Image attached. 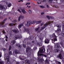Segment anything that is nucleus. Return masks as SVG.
I'll use <instances>...</instances> for the list:
<instances>
[{
    "label": "nucleus",
    "mask_w": 64,
    "mask_h": 64,
    "mask_svg": "<svg viewBox=\"0 0 64 64\" xmlns=\"http://www.w3.org/2000/svg\"><path fill=\"white\" fill-rule=\"evenodd\" d=\"M42 48L40 50H39L38 52V56H43L42 54L40 53H43L45 52V49L44 48V46H43L42 47Z\"/></svg>",
    "instance_id": "f257e3e1"
},
{
    "label": "nucleus",
    "mask_w": 64,
    "mask_h": 64,
    "mask_svg": "<svg viewBox=\"0 0 64 64\" xmlns=\"http://www.w3.org/2000/svg\"><path fill=\"white\" fill-rule=\"evenodd\" d=\"M36 22V21H33L32 22L31 20L28 22L27 21V24H26L25 25L26 26L28 27V26L31 25V24H34Z\"/></svg>",
    "instance_id": "f03ea898"
},
{
    "label": "nucleus",
    "mask_w": 64,
    "mask_h": 64,
    "mask_svg": "<svg viewBox=\"0 0 64 64\" xmlns=\"http://www.w3.org/2000/svg\"><path fill=\"white\" fill-rule=\"evenodd\" d=\"M39 28H40V27H38V28H36L35 29V30L36 31H37L39 29Z\"/></svg>",
    "instance_id": "c756f323"
},
{
    "label": "nucleus",
    "mask_w": 64,
    "mask_h": 64,
    "mask_svg": "<svg viewBox=\"0 0 64 64\" xmlns=\"http://www.w3.org/2000/svg\"><path fill=\"white\" fill-rule=\"evenodd\" d=\"M18 11L21 13V11H20V9H18Z\"/></svg>",
    "instance_id": "37998d69"
},
{
    "label": "nucleus",
    "mask_w": 64,
    "mask_h": 64,
    "mask_svg": "<svg viewBox=\"0 0 64 64\" xmlns=\"http://www.w3.org/2000/svg\"><path fill=\"white\" fill-rule=\"evenodd\" d=\"M9 54H12V52H11V51H10L9 52Z\"/></svg>",
    "instance_id": "de8ad7c7"
},
{
    "label": "nucleus",
    "mask_w": 64,
    "mask_h": 64,
    "mask_svg": "<svg viewBox=\"0 0 64 64\" xmlns=\"http://www.w3.org/2000/svg\"><path fill=\"white\" fill-rule=\"evenodd\" d=\"M44 56L45 57H47V56H46V55H44Z\"/></svg>",
    "instance_id": "0e129e2a"
},
{
    "label": "nucleus",
    "mask_w": 64,
    "mask_h": 64,
    "mask_svg": "<svg viewBox=\"0 0 64 64\" xmlns=\"http://www.w3.org/2000/svg\"><path fill=\"white\" fill-rule=\"evenodd\" d=\"M2 32L4 34H6V33L5 32V30H3L2 31Z\"/></svg>",
    "instance_id": "c03bdc74"
},
{
    "label": "nucleus",
    "mask_w": 64,
    "mask_h": 64,
    "mask_svg": "<svg viewBox=\"0 0 64 64\" xmlns=\"http://www.w3.org/2000/svg\"><path fill=\"white\" fill-rule=\"evenodd\" d=\"M56 26L58 28L57 30L55 31V32L56 33H58V32H60L61 31V28H60L61 27V25L57 24Z\"/></svg>",
    "instance_id": "39448f33"
},
{
    "label": "nucleus",
    "mask_w": 64,
    "mask_h": 64,
    "mask_svg": "<svg viewBox=\"0 0 64 64\" xmlns=\"http://www.w3.org/2000/svg\"><path fill=\"white\" fill-rule=\"evenodd\" d=\"M62 30H64V24L62 26Z\"/></svg>",
    "instance_id": "6e6d98bb"
},
{
    "label": "nucleus",
    "mask_w": 64,
    "mask_h": 64,
    "mask_svg": "<svg viewBox=\"0 0 64 64\" xmlns=\"http://www.w3.org/2000/svg\"><path fill=\"white\" fill-rule=\"evenodd\" d=\"M43 14H44V12H42L41 13V15H43Z\"/></svg>",
    "instance_id": "13d9d810"
},
{
    "label": "nucleus",
    "mask_w": 64,
    "mask_h": 64,
    "mask_svg": "<svg viewBox=\"0 0 64 64\" xmlns=\"http://www.w3.org/2000/svg\"><path fill=\"white\" fill-rule=\"evenodd\" d=\"M62 35L63 37H64V32H63V30L62 33Z\"/></svg>",
    "instance_id": "cd10ccee"
},
{
    "label": "nucleus",
    "mask_w": 64,
    "mask_h": 64,
    "mask_svg": "<svg viewBox=\"0 0 64 64\" xmlns=\"http://www.w3.org/2000/svg\"><path fill=\"white\" fill-rule=\"evenodd\" d=\"M43 23H41V26H43Z\"/></svg>",
    "instance_id": "680f3d73"
},
{
    "label": "nucleus",
    "mask_w": 64,
    "mask_h": 64,
    "mask_svg": "<svg viewBox=\"0 0 64 64\" xmlns=\"http://www.w3.org/2000/svg\"><path fill=\"white\" fill-rule=\"evenodd\" d=\"M55 47L56 48H58V49H60L61 48L60 45L58 44H56L55 46Z\"/></svg>",
    "instance_id": "1a4fd4ad"
},
{
    "label": "nucleus",
    "mask_w": 64,
    "mask_h": 64,
    "mask_svg": "<svg viewBox=\"0 0 64 64\" xmlns=\"http://www.w3.org/2000/svg\"><path fill=\"white\" fill-rule=\"evenodd\" d=\"M20 18H21V16H20L18 18V21H20Z\"/></svg>",
    "instance_id": "2f4dec72"
},
{
    "label": "nucleus",
    "mask_w": 64,
    "mask_h": 64,
    "mask_svg": "<svg viewBox=\"0 0 64 64\" xmlns=\"http://www.w3.org/2000/svg\"><path fill=\"white\" fill-rule=\"evenodd\" d=\"M54 38V40H52V43H54L55 41H57V36L55 35V34L54 33H53L52 34V38Z\"/></svg>",
    "instance_id": "20e7f679"
},
{
    "label": "nucleus",
    "mask_w": 64,
    "mask_h": 64,
    "mask_svg": "<svg viewBox=\"0 0 64 64\" xmlns=\"http://www.w3.org/2000/svg\"><path fill=\"white\" fill-rule=\"evenodd\" d=\"M12 5V4H11V3H10L8 5V7H10Z\"/></svg>",
    "instance_id": "a878e982"
},
{
    "label": "nucleus",
    "mask_w": 64,
    "mask_h": 64,
    "mask_svg": "<svg viewBox=\"0 0 64 64\" xmlns=\"http://www.w3.org/2000/svg\"><path fill=\"white\" fill-rule=\"evenodd\" d=\"M45 43L48 44V43H49V40L48 39H46L45 40Z\"/></svg>",
    "instance_id": "a211bd4d"
},
{
    "label": "nucleus",
    "mask_w": 64,
    "mask_h": 64,
    "mask_svg": "<svg viewBox=\"0 0 64 64\" xmlns=\"http://www.w3.org/2000/svg\"><path fill=\"white\" fill-rule=\"evenodd\" d=\"M28 39H29L30 40H32V39L31 38V36H29L28 38Z\"/></svg>",
    "instance_id": "ea45409f"
},
{
    "label": "nucleus",
    "mask_w": 64,
    "mask_h": 64,
    "mask_svg": "<svg viewBox=\"0 0 64 64\" xmlns=\"http://www.w3.org/2000/svg\"><path fill=\"white\" fill-rule=\"evenodd\" d=\"M5 40L6 42H7V41H8V40L6 38Z\"/></svg>",
    "instance_id": "338daca9"
},
{
    "label": "nucleus",
    "mask_w": 64,
    "mask_h": 64,
    "mask_svg": "<svg viewBox=\"0 0 64 64\" xmlns=\"http://www.w3.org/2000/svg\"><path fill=\"white\" fill-rule=\"evenodd\" d=\"M14 52L16 54H18L19 53V51L17 49H16Z\"/></svg>",
    "instance_id": "dca6fc26"
},
{
    "label": "nucleus",
    "mask_w": 64,
    "mask_h": 64,
    "mask_svg": "<svg viewBox=\"0 0 64 64\" xmlns=\"http://www.w3.org/2000/svg\"><path fill=\"white\" fill-rule=\"evenodd\" d=\"M20 18H21L22 19H23V18H24V16H20Z\"/></svg>",
    "instance_id": "c9c22d12"
},
{
    "label": "nucleus",
    "mask_w": 64,
    "mask_h": 64,
    "mask_svg": "<svg viewBox=\"0 0 64 64\" xmlns=\"http://www.w3.org/2000/svg\"><path fill=\"white\" fill-rule=\"evenodd\" d=\"M11 46H10V47L9 48V51H10V50H11Z\"/></svg>",
    "instance_id": "a18cd8bd"
},
{
    "label": "nucleus",
    "mask_w": 64,
    "mask_h": 64,
    "mask_svg": "<svg viewBox=\"0 0 64 64\" xmlns=\"http://www.w3.org/2000/svg\"><path fill=\"white\" fill-rule=\"evenodd\" d=\"M5 38H6V39H8V37L6 35L5 36Z\"/></svg>",
    "instance_id": "49530a36"
},
{
    "label": "nucleus",
    "mask_w": 64,
    "mask_h": 64,
    "mask_svg": "<svg viewBox=\"0 0 64 64\" xmlns=\"http://www.w3.org/2000/svg\"><path fill=\"white\" fill-rule=\"evenodd\" d=\"M60 45H61V46H63V42H60Z\"/></svg>",
    "instance_id": "7c9ffc66"
},
{
    "label": "nucleus",
    "mask_w": 64,
    "mask_h": 64,
    "mask_svg": "<svg viewBox=\"0 0 64 64\" xmlns=\"http://www.w3.org/2000/svg\"><path fill=\"white\" fill-rule=\"evenodd\" d=\"M38 4H41V2H40V3H39L38 2H37Z\"/></svg>",
    "instance_id": "774afa93"
},
{
    "label": "nucleus",
    "mask_w": 64,
    "mask_h": 64,
    "mask_svg": "<svg viewBox=\"0 0 64 64\" xmlns=\"http://www.w3.org/2000/svg\"><path fill=\"white\" fill-rule=\"evenodd\" d=\"M25 62H26V64H30V61L29 60H26L25 61Z\"/></svg>",
    "instance_id": "f3484780"
},
{
    "label": "nucleus",
    "mask_w": 64,
    "mask_h": 64,
    "mask_svg": "<svg viewBox=\"0 0 64 64\" xmlns=\"http://www.w3.org/2000/svg\"><path fill=\"white\" fill-rule=\"evenodd\" d=\"M58 7V6L57 5H56L55 6V8H57Z\"/></svg>",
    "instance_id": "052dcab7"
},
{
    "label": "nucleus",
    "mask_w": 64,
    "mask_h": 64,
    "mask_svg": "<svg viewBox=\"0 0 64 64\" xmlns=\"http://www.w3.org/2000/svg\"><path fill=\"white\" fill-rule=\"evenodd\" d=\"M15 40H14L12 41L11 43V44L12 45H13L14 44H15Z\"/></svg>",
    "instance_id": "4be33fe9"
},
{
    "label": "nucleus",
    "mask_w": 64,
    "mask_h": 64,
    "mask_svg": "<svg viewBox=\"0 0 64 64\" xmlns=\"http://www.w3.org/2000/svg\"><path fill=\"white\" fill-rule=\"evenodd\" d=\"M47 8H49V5H47L46 6Z\"/></svg>",
    "instance_id": "e2e57ef3"
},
{
    "label": "nucleus",
    "mask_w": 64,
    "mask_h": 64,
    "mask_svg": "<svg viewBox=\"0 0 64 64\" xmlns=\"http://www.w3.org/2000/svg\"><path fill=\"white\" fill-rule=\"evenodd\" d=\"M20 10H21L22 11V10L23 9L21 7L20 8Z\"/></svg>",
    "instance_id": "4d7b16f0"
},
{
    "label": "nucleus",
    "mask_w": 64,
    "mask_h": 64,
    "mask_svg": "<svg viewBox=\"0 0 64 64\" xmlns=\"http://www.w3.org/2000/svg\"><path fill=\"white\" fill-rule=\"evenodd\" d=\"M28 12L30 14H31L32 13V11L30 10H29Z\"/></svg>",
    "instance_id": "f704fd0d"
},
{
    "label": "nucleus",
    "mask_w": 64,
    "mask_h": 64,
    "mask_svg": "<svg viewBox=\"0 0 64 64\" xmlns=\"http://www.w3.org/2000/svg\"><path fill=\"white\" fill-rule=\"evenodd\" d=\"M50 18L51 19H54V17L53 16H50Z\"/></svg>",
    "instance_id": "79ce46f5"
},
{
    "label": "nucleus",
    "mask_w": 64,
    "mask_h": 64,
    "mask_svg": "<svg viewBox=\"0 0 64 64\" xmlns=\"http://www.w3.org/2000/svg\"><path fill=\"white\" fill-rule=\"evenodd\" d=\"M23 46L24 48H26V45L24 44H23Z\"/></svg>",
    "instance_id": "e433bc0d"
},
{
    "label": "nucleus",
    "mask_w": 64,
    "mask_h": 64,
    "mask_svg": "<svg viewBox=\"0 0 64 64\" xmlns=\"http://www.w3.org/2000/svg\"><path fill=\"white\" fill-rule=\"evenodd\" d=\"M20 59L21 60H24V59L23 58H20Z\"/></svg>",
    "instance_id": "bf43d9fd"
},
{
    "label": "nucleus",
    "mask_w": 64,
    "mask_h": 64,
    "mask_svg": "<svg viewBox=\"0 0 64 64\" xmlns=\"http://www.w3.org/2000/svg\"><path fill=\"white\" fill-rule=\"evenodd\" d=\"M57 64H61V62H58Z\"/></svg>",
    "instance_id": "5fc2aeb1"
},
{
    "label": "nucleus",
    "mask_w": 64,
    "mask_h": 64,
    "mask_svg": "<svg viewBox=\"0 0 64 64\" xmlns=\"http://www.w3.org/2000/svg\"><path fill=\"white\" fill-rule=\"evenodd\" d=\"M18 38H19V37L17 36H14V38L15 40H17Z\"/></svg>",
    "instance_id": "412c9836"
},
{
    "label": "nucleus",
    "mask_w": 64,
    "mask_h": 64,
    "mask_svg": "<svg viewBox=\"0 0 64 64\" xmlns=\"http://www.w3.org/2000/svg\"><path fill=\"white\" fill-rule=\"evenodd\" d=\"M7 19V18H5V19L3 20V21H2V24L1 25H0L1 26H2V25H4V24L5 23V22L6 21V20Z\"/></svg>",
    "instance_id": "9d476101"
},
{
    "label": "nucleus",
    "mask_w": 64,
    "mask_h": 64,
    "mask_svg": "<svg viewBox=\"0 0 64 64\" xmlns=\"http://www.w3.org/2000/svg\"><path fill=\"white\" fill-rule=\"evenodd\" d=\"M26 52H29L30 51V49L29 46H28L26 49Z\"/></svg>",
    "instance_id": "f8f14e48"
},
{
    "label": "nucleus",
    "mask_w": 64,
    "mask_h": 64,
    "mask_svg": "<svg viewBox=\"0 0 64 64\" xmlns=\"http://www.w3.org/2000/svg\"><path fill=\"white\" fill-rule=\"evenodd\" d=\"M2 56V53H0V58H1Z\"/></svg>",
    "instance_id": "09e8293b"
},
{
    "label": "nucleus",
    "mask_w": 64,
    "mask_h": 64,
    "mask_svg": "<svg viewBox=\"0 0 64 64\" xmlns=\"http://www.w3.org/2000/svg\"><path fill=\"white\" fill-rule=\"evenodd\" d=\"M12 31L13 32H14L15 33H18V32H19L18 30H12Z\"/></svg>",
    "instance_id": "9b49d317"
},
{
    "label": "nucleus",
    "mask_w": 64,
    "mask_h": 64,
    "mask_svg": "<svg viewBox=\"0 0 64 64\" xmlns=\"http://www.w3.org/2000/svg\"><path fill=\"white\" fill-rule=\"evenodd\" d=\"M24 30L26 32H28V33H29V34H30V32H29V30L27 29V28H24Z\"/></svg>",
    "instance_id": "ddd939ff"
},
{
    "label": "nucleus",
    "mask_w": 64,
    "mask_h": 64,
    "mask_svg": "<svg viewBox=\"0 0 64 64\" xmlns=\"http://www.w3.org/2000/svg\"><path fill=\"white\" fill-rule=\"evenodd\" d=\"M45 63H48V60L47 59H46V61L45 62Z\"/></svg>",
    "instance_id": "4c0bfd02"
},
{
    "label": "nucleus",
    "mask_w": 64,
    "mask_h": 64,
    "mask_svg": "<svg viewBox=\"0 0 64 64\" xmlns=\"http://www.w3.org/2000/svg\"><path fill=\"white\" fill-rule=\"evenodd\" d=\"M19 31L20 32V33H22V32H21V29H19Z\"/></svg>",
    "instance_id": "864d4df0"
},
{
    "label": "nucleus",
    "mask_w": 64,
    "mask_h": 64,
    "mask_svg": "<svg viewBox=\"0 0 64 64\" xmlns=\"http://www.w3.org/2000/svg\"><path fill=\"white\" fill-rule=\"evenodd\" d=\"M41 22H42V20H40L38 22L36 21V24H39V23H40Z\"/></svg>",
    "instance_id": "5701e85b"
},
{
    "label": "nucleus",
    "mask_w": 64,
    "mask_h": 64,
    "mask_svg": "<svg viewBox=\"0 0 64 64\" xmlns=\"http://www.w3.org/2000/svg\"><path fill=\"white\" fill-rule=\"evenodd\" d=\"M6 62L8 63V62H10V58H9V56H7L6 58Z\"/></svg>",
    "instance_id": "0eeeda50"
},
{
    "label": "nucleus",
    "mask_w": 64,
    "mask_h": 64,
    "mask_svg": "<svg viewBox=\"0 0 64 64\" xmlns=\"http://www.w3.org/2000/svg\"><path fill=\"white\" fill-rule=\"evenodd\" d=\"M22 12L24 14H26V12L25 11V10L24 9L22 10Z\"/></svg>",
    "instance_id": "aec40b11"
},
{
    "label": "nucleus",
    "mask_w": 64,
    "mask_h": 64,
    "mask_svg": "<svg viewBox=\"0 0 64 64\" xmlns=\"http://www.w3.org/2000/svg\"><path fill=\"white\" fill-rule=\"evenodd\" d=\"M37 45L39 46H40V43L38 42L37 43Z\"/></svg>",
    "instance_id": "a19ab883"
},
{
    "label": "nucleus",
    "mask_w": 64,
    "mask_h": 64,
    "mask_svg": "<svg viewBox=\"0 0 64 64\" xmlns=\"http://www.w3.org/2000/svg\"><path fill=\"white\" fill-rule=\"evenodd\" d=\"M14 24L13 23H11L9 24V25H10V26H13Z\"/></svg>",
    "instance_id": "c85d7f7f"
},
{
    "label": "nucleus",
    "mask_w": 64,
    "mask_h": 64,
    "mask_svg": "<svg viewBox=\"0 0 64 64\" xmlns=\"http://www.w3.org/2000/svg\"><path fill=\"white\" fill-rule=\"evenodd\" d=\"M0 8L1 10H3L4 9V6H3L1 4H0Z\"/></svg>",
    "instance_id": "2eb2a0df"
},
{
    "label": "nucleus",
    "mask_w": 64,
    "mask_h": 64,
    "mask_svg": "<svg viewBox=\"0 0 64 64\" xmlns=\"http://www.w3.org/2000/svg\"><path fill=\"white\" fill-rule=\"evenodd\" d=\"M54 51L56 53H57V52H58L59 53H60V50H58V49H55L54 50Z\"/></svg>",
    "instance_id": "4468645a"
},
{
    "label": "nucleus",
    "mask_w": 64,
    "mask_h": 64,
    "mask_svg": "<svg viewBox=\"0 0 64 64\" xmlns=\"http://www.w3.org/2000/svg\"><path fill=\"white\" fill-rule=\"evenodd\" d=\"M47 18L48 19V20H50V17H49V16H47Z\"/></svg>",
    "instance_id": "72a5a7b5"
},
{
    "label": "nucleus",
    "mask_w": 64,
    "mask_h": 64,
    "mask_svg": "<svg viewBox=\"0 0 64 64\" xmlns=\"http://www.w3.org/2000/svg\"><path fill=\"white\" fill-rule=\"evenodd\" d=\"M23 25V24H19L18 26V28H19V29H20V28L22 27V26Z\"/></svg>",
    "instance_id": "6ab92c4d"
},
{
    "label": "nucleus",
    "mask_w": 64,
    "mask_h": 64,
    "mask_svg": "<svg viewBox=\"0 0 64 64\" xmlns=\"http://www.w3.org/2000/svg\"><path fill=\"white\" fill-rule=\"evenodd\" d=\"M0 19H3V17L1 16H0Z\"/></svg>",
    "instance_id": "603ef678"
},
{
    "label": "nucleus",
    "mask_w": 64,
    "mask_h": 64,
    "mask_svg": "<svg viewBox=\"0 0 64 64\" xmlns=\"http://www.w3.org/2000/svg\"><path fill=\"white\" fill-rule=\"evenodd\" d=\"M16 46H17L19 48H21V46L20 44H16Z\"/></svg>",
    "instance_id": "b1692460"
},
{
    "label": "nucleus",
    "mask_w": 64,
    "mask_h": 64,
    "mask_svg": "<svg viewBox=\"0 0 64 64\" xmlns=\"http://www.w3.org/2000/svg\"><path fill=\"white\" fill-rule=\"evenodd\" d=\"M30 2H27L26 3V5H30Z\"/></svg>",
    "instance_id": "58836bf2"
},
{
    "label": "nucleus",
    "mask_w": 64,
    "mask_h": 64,
    "mask_svg": "<svg viewBox=\"0 0 64 64\" xmlns=\"http://www.w3.org/2000/svg\"><path fill=\"white\" fill-rule=\"evenodd\" d=\"M19 62H17L16 63V64H19Z\"/></svg>",
    "instance_id": "69168bd1"
},
{
    "label": "nucleus",
    "mask_w": 64,
    "mask_h": 64,
    "mask_svg": "<svg viewBox=\"0 0 64 64\" xmlns=\"http://www.w3.org/2000/svg\"><path fill=\"white\" fill-rule=\"evenodd\" d=\"M3 64V62L1 61L0 62V64Z\"/></svg>",
    "instance_id": "8fccbe9b"
},
{
    "label": "nucleus",
    "mask_w": 64,
    "mask_h": 64,
    "mask_svg": "<svg viewBox=\"0 0 64 64\" xmlns=\"http://www.w3.org/2000/svg\"><path fill=\"white\" fill-rule=\"evenodd\" d=\"M57 57L58 58H60V59H62V54L61 53H60L59 54L58 56H57Z\"/></svg>",
    "instance_id": "6e6552de"
},
{
    "label": "nucleus",
    "mask_w": 64,
    "mask_h": 64,
    "mask_svg": "<svg viewBox=\"0 0 64 64\" xmlns=\"http://www.w3.org/2000/svg\"><path fill=\"white\" fill-rule=\"evenodd\" d=\"M1 24H2V22L1 23V24L0 23V26L1 27H3V28H5V27H6V25H2V26H1L0 25H1Z\"/></svg>",
    "instance_id": "393cba45"
},
{
    "label": "nucleus",
    "mask_w": 64,
    "mask_h": 64,
    "mask_svg": "<svg viewBox=\"0 0 64 64\" xmlns=\"http://www.w3.org/2000/svg\"><path fill=\"white\" fill-rule=\"evenodd\" d=\"M38 62L40 63H42V62H43L44 60L43 58H38Z\"/></svg>",
    "instance_id": "423d86ee"
},
{
    "label": "nucleus",
    "mask_w": 64,
    "mask_h": 64,
    "mask_svg": "<svg viewBox=\"0 0 64 64\" xmlns=\"http://www.w3.org/2000/svg\"><path fill=\"white\" fill-rule=\"evenodd\" d=\"M64 1V0H60V2H62L63 3Z\"/></svg>",
    "instance_id": "3c124183"
},
{
    "label": "nucleus",
    "mask_w": 64,
    "mask_h": 64,
    "mask_svg": "<svg viewBox=\"0 0 64 64\" xmlns=\"http://www.w3.org/2000/svg\"><path fill=\"white\" fill-rule=\"evenodd\" d=\"M17 22V20H15L12 22V23H14V24H16V22Z\"/></svg>",
    "instance_id": "bb28decb"
},
{
    "label": "nucleus",
    "mask_w": 64,
    "mask_h": 64,
    "mask_svg": "<svg viewBox=\"0 0 64 64\" xmlns=\"http://www.w3.org/2000/svg\"><path fill=\"white\" fill-rule=\"evenodd\" d=\"M40 8H45V7H44V6H40Z\"/></svg>",
    "instance_id": "473e14b6"
},
{
    "label": "nucleus",
    "mask_w": 64,
    "mask_h": 64,
    "mask_svg": "<svg viewBox=\"0 0 64 64\" xmlns=\"http://www.w3.org/2000/svg\"><path fill=\"white\" fill-rule=\"evenodd\" d=\"M53 23V22L52 21H48L47 23L44 24V27H42L40 29V30L41 31L43 30L44 28H45L47 27V26L48 25H49V24H50L51 23Z\"/></svg>",
    "instance_id": "7ed1b4c3"
}]
</instances>
